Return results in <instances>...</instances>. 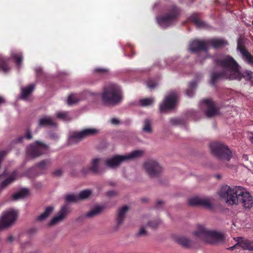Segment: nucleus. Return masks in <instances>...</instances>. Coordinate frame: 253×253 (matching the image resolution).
<instances>
[{
    "label": "nucleus",
    "instance_id": "obj_35",
    "mask_svg": "<svg viewBox=\"0 0 253 253\" xmlns=\"http://www.w3.org/2000/svg\"><path fill=\"white\" fill-rule=\"evenodd\" d=\"M143 131L147 133H151L152 131L151 127V122L149 120H146L144 122V125L142 127Z\"/></svg>",
    "mask_w": 253,
    "mask_h": 253
},
{
    "label": "nucleus",
    "instance_id": "obj_4",
    "mask_svg": "<svg viewBox=\"0 0 253 253\" xmlns=\"http://www.w3.org/2000/svg\"><path fill=\"white\" fill-rule=\"evenodd\" d=\"M211 153L218 159L229 161L232 160L234 164L237 162V158L232 155L230 150L224 144L220 142H211L210 145Z\"/></svg>",
    "mask_w": 253,
    "mask_h": 253
},
{
    "label": "nucleus",
    "instance_id": "obj_39",
    "mask_svg": "<svg viewBox=\"0 0 253 253\" xmlns=\"http://www.w3.org/2000/svg\"><path fill=\"white\" fill-rule=\"evenodd\" d=\"M179 243L185 247H188L190 245V241L187 238L182 237L179 240Z\"/></svg>",
    "mask_w": 253,
    "mask_h": 253
},
{
    "label": "nucleus",
    "instance_id": "obj_43",
    "mask_svg": "<svg viewBox=\"0 0 253 253\" xmlns=\"http://www.w3.org/2000/svg\"><path fill=\"white\" fill-rule=\"evenodd\" d=\"M66 199L68 202H74L76 200V197L73 195H68L66 196Z\"/></svg>",
    "mask_w": 253,
    "mask_h": 253
},
{
    "label": "nucleus",
    "instance_id": "obj_13",
    "mask_svg": "<svg viewBox=\"0 0 253 253\" xmlns=\"http://www.w3.org/2000/svg\"><path fill=\"white\" fill-rule=\"evenodd\" d=\"M97 94L88 90H85L81 93H72L67 98V103L68 106L77 104L80 101L88 98L89 96L96 95Z\"/></svg>",
    "mask_w": 253,
    "mask_h": 253
},
{
    "label": "nucleus",
    "instance_id": "obj_26",
    "mask_svg": "<svg viewBox=\"0 0 253 253\" xmlns=\"http://www.w3.org/2000/svg\"><path fill=\"white\" fill-rule=\"evenodd\" d=\"M10 57L15 60L17 67L19 68L22 65V61L23 59L22 53L20 52L13 51L11 53Z\"/></svg>",
    "mask_w": 253,
    "mask_h": 253
},
{
    "label": "nucleus",
    "instance_id": "obj_24",
    "mask_svg": "<svg viewBox=\"0 0 253 253\" xmlns=\"http://www.w3.org/2000/svg\"><path fill=\"white\" fill-rule=\"evenodd\" d=\"M54 210L53 206H48L45 208L44 211L38 216L36 218L37 221H42L45 220L51 214Z\"/></svg>",
    "mask_w": 253,
    "mask_h": 253
},
{
    "label": "nucleus",
    "instance_id": "obj_44",
    "mask_svg": "<svg viewBox=\"0 0 253 253\" xmlns=\"http://www.w3.org/2000/svg\"><path fill=\"white\" fill-rule=\"evenodd\" d=\"M62 169H57V170H55V171L53 173V174L54 176H61V174H62Z\"/></svg>",
    "mask_w": 253,
    "mask_h": 253
},
{
    "label": "nucleus",
    "instance_id": "obj_33",
    "mask_svg": "<svg viewBox=\"0 0 253 253\" xmlns=\"http://www.w3.org/2000/svg\"><path fill=\"white\" fill-rule=\"evenodd\" d=\"M50 160H44L37 164V166L41 170H46L50 165Z\"/></svg>",
    "mask_w": 253,
    "mask_h": 253
},
{
    "label": "nucleus",
    "instance_id": "obj_42",
    "mask_svg": "<svg viewBox=\"0 0 253 253\" xmlns=\"http://www.w3.org/2000/svg\"><path fill=\"white\" fill-rule=\"evenodd\" d=\"M160 224V221H150L148 223V226L152 228H156Z\"/></svg>",
    "mask_w": 253,
    "mask_h": 253
},
{
    "label": "nucleus",
    "instance_id": "obj_8",
    "mask_svg": "<svg viewBox=\"0 0 253 253\" xmlns=\"http://www.w3.org/2000/svg\"><path fill=\"white\" fill-rule=\"evenodd\" d=\"M18 211L14 209H9L3 212L0 219V229L10 226L16 221Z\"/></svg>",
    "mask_w": 253,
    "mask_h": 253
},
{
    "label": "nucleus",
    "instance_id": "obj_31",
    "mask_svg": "<svg viewBox=\"0 0 253 253\" xmlns=\"http://www.w3.org/2000/svg\"><path fill=\"white\" fill-rule=\"evenodd\" d=\"M189 20L194 23L198 28L204 27L205 26V23L200 20L197 14L195 13L192 14L190 17Z\"/></svg>",
    "mask_w": 253,
    "mask_h": 253
},
{
    "label": "nucleus",
    "instance_id": "obj_54",
    "mask_svg": "<svg viewBox=\"0 0 253 253\" xmlns=\"http://www.w3.org/2000/svg\"><path fill=\"white\" fill-rule=\"evenodd\" d=\"M162 202L161 201H158V202H157V204H162Z\"/></svg>",
    "mask_w": 253,
    "mask_h": 253
},
{
    "label": "nucleus",
    "instance_id": "obj_51",
    "mask_svg": "<svg viewBox=\"0 0 253 253\" xmlns=\"http://www.w3.org/2000/svg\"><path fill=\"white\" fill-rule=\"evenodd\" d=\"M56 116L58 118L62 119V118H63V112L57 113L56 114Z\"/></svg>",
    "mask_w": 253,
    "mask_h": 253
},
{
    "label": "nucleus",
    "instance_id": "obj_48",
    "mask_svg": "<svg viewBox=\"0 0 253 253\" xmlns=\"http://www.w3.org/2000/svg\"><path fill=\"white\" fill-rule=\"evenodd\" d=\"M94 71L95 72H107V70L105 69H103V68H96L94 69Z\"/></svg>",
    "mask_w": 253,
    "mask_h": 253
},
{
    "label": "nucleus",
    "instance_id": "obj_20",
    "mask_svg": "<svg viewBox=\"0 0 253 253\" xmlns=\"http://www.w3.org/2000/svg\"><path fill=\"white\" fill-rule=\"evenodd\" d=\"M56 125L53 118L48 116H44L41 117L38 122V126L40 127L45 126L54 127L56 126Z\"/></svg>",
    "mask_w": 253,
    "mask_h": 253
},
{
    "label": "nucleus",
    "instance_id": "obj_5",
    "mask_svg": "<svg viewBox=\"0 0 253 253\" xmlns=\"http://www.w3.org/2000/svg\"><path fill=\"white\" fill-rule=\"evenodd\" d=\"M144 154L142 150H135L124 155H116L107 159L105 163L110 168H115L122 162L135 160L141 157Z\"/></svg>",
    "mask_w": 253,
    "mask_h": 253
},
{
    "label": "nucleus",
    "instance_id": "obj_49",
    "mask_svg": "<svg viewBox=\"0 0 253 253\" xmlns=\"http://www.w3.org/2000/svg\"><path fill=\"white\" fill-rule=\"evenodd\" d=\"M25 138V137L24 136H19L17 138V139H16V142H18V143H20V142H22L23 140Z\"/></svg>",
    "mask_w": 253,
    "mask_h": 253
},
{
    "label": "nucleus",
    "instance_id": "obj_38",
    "mask_svg": "<svg viewBox=\"0 0 253 253\" xmlns=\"http://www.w3.org/2000/svg\"><path fill=\"white\" fill-rule=\"evenodd\" d=\"M35 70L36 74V76L38 78H40L41 76L45 75V73L42 71V68L40 67H37L35 68Z\"/></svg>",
    "mask_w": 253,
    "mask_h": 253
},
{
    "label": "nucleus",
    "instance_id": "obj_23",
    "mask_svg": "<svg viewBox=\"0 0 253 253\" xmlns=\"http://www.w3.org/2000/svg\"><path fill=\"white\" fill-rule=\"evenodd\" d=\"M35 88L34 84H30L25 87H22L21 89V98L23 100H26L30 94L33 92Z\"/></svg>",
    "mask_w": 253,
    "mask_h": 253
},
{
    "label": "nucleus",
    "instance_id": "obj_25",
    "mask_svg": "<svg viewBox=\"0 0 253 253\" xmlns=\"http://www.w3.org/2000/svg\"><path fill=\"white\" fill-rule=\"evenodd\" d=\"M17 177V173L16 171L13 172L10 175L6 178L5 180H4L2 183H1L0 185V192L5 187H6L9 184L12 183L16 178Z\"/></svg>",
    "mask_w": 253,
    "mask_h": 253
},
{
    "label": "nucleus",
    "instance_id": "obj_50",
    "mask_svg": "<svg viewBox=\"0 0 253 253\" xmlns=\"http://www.w3.org/2000/svg\"><path fill=\"white\" fill-rule=\"evenodd\" d=\"M157 85L156 84H151L149 83H147V86L148 88L152 89L154 88Z\"/></svg>",
    "mask_w": 253,
    "mask_h": 253
},
{
    "label": "nucleus",
    "instance_id": "obj_2",
    "mask_svg": "<svg viewBox=\"0 0 253 253\" xmlns=\"http://www.w3.org/2000/svg\"><path fill=\"white\" fill-rule=\"evenodd\" d=\"M103 102L107 105H116L122 100V90L119 86L111 84L104 87L101 94Z\"/></svg>",
    "mask_w": 253,
    "mask_h": 253
},
{
    "label": "nucleus",
    "instance_id": "obj_40",
    "mask_svg": "<svg viewBox=\"0 0 253 253\" xmlns=\"http://www.w3.org/2000/svg\"><path fill=\"white\" fill-rule=\"evenodd\" d=\"M181 123V119L178 118H172L170 120V123L172 125H180Z\"/></svg>",
    "mask_w": 253,
    "mask_h": 253
},
{
    "label": "nucleus",
    "instance_id": "obj_17",
    "mask_svg": "<svg viewBox=\"0 0 253 253\" xmlns=\"http://www.w3.org/2000/svg\"><path fill=\"white\" fill-rule=\"evenodd\" d=\"M177 12L176 11H174L169 15L157 17V23L161 27L163 28H167L173 23L177 17Z\"/></svg>",
    "mask_w": 253,
    "mask_h": 253
},
{
    "label": "nucleus",
    "instance_id": "obj_19",
    "mask_svg": "<svg viewBox=\"0 0 253 253\" xmlns=\"http://www.w3.org/2000/svg\"><path fill=\"white\" fill-rule=\"evenodd\" d=\"M207 48V40H195L189 44V49L192 52H196L200 50H206Z\"/></svg>",
    "mask_w": 253,
    "mask_h": 253
},
{
    "label": "nucleus",
    "instance_id": "obj_12",
    "mask_svg": "<svg viewBox=\"0 0 253 253\" xmlns=\"http://www.w3.org/2000/svg\"><path fill=\"white\" fill-rule=\"evenodd\" d=\"M201 108L205 110L207 116L211 117L218 114V109L215 103L211 99H204L200 103Z\"/></svg>",
    "mask_w": 253,
    "mask_h": 253
},
{
    "label": "nucleus",
    "instance_id": "obj_57",
    "mask_svg": "<svg viewBox=\"0 0 253 253\" xmlns=\"http://www.w3.org/2000/svg\"><path fill=\"white\" fill-rule=\"evenodd\" d=\"M65 113H64V120H65Z\"/></svg>",
    "mask_w": 253,
    "mask_h": 253
},
{
    "label": "nucleus",
    "instance_id": "obj_6",
    "mask_svg": "<svg viewBox=\"0 0 253 253\" xmlns=\"http://www.w3.org/2000/svg\"><path fill=\"white\" fill-rule=\"evenodd\" d=\"M195 235L210 244H215L224 240V236L222 234L208 230L204 227H201L198 231L195 232Z\"/></svg>",
    "mask_w": 253,
    "mask_h": 253
},
{
    "label": "nucleus",
    "instance_id": "obj_15",
    "mask_svg": "<svg viewBox=\"0 0 253 253\" xmlns=\"http://www.w3.org/2000/svg\"><path fill=\"white\" fill-rule=\"evenodd\" d=\"M240 196L239 204L244 209H250L253 207V197L243 187Z\"/></svg>",
    "mask_w": 253,
    "mask_h": 253
},
{
    "label": "nucleus",
    "instance_id": "obj_41",
    "mask_svg": "<svg viewBox=\"0 0 253 253\" xmlns=\"http://www.w3.org/2000/svg\"><path fill=\"white\" fill-rule=\"evenodd\" d=\"M25 137V138L28 139V140H31L33 138V135L31 132V130L30 128H28L26 129V133L24 135Z\"/></svg>",
    "mask_w": 253,
    "mask_h": 253
},
{
    "label": "nucleus",
    "instance_id": "obj_16",
    "mask_svg": "<svg viewBox=\"0 0 253 253\" xmlns=\"http://www.w3.org/2000/svg\"><path fill=\"white\" fill-rule=\"evenodd\" d=\"M103 163L102 159L99 158H96L92 159L89 167L84 168L82 169V173L85 175L87 174L89 172H91L93 173H98L100 171V166Z\"/></svg>",
    "mask_w": 253,
    "mask_h": 253
},
{
    "label": "nucleus",
    "instance_id": "obj_47",
    "mask_svg": "<svg viewBox=\"0 0 253 253\" xmlns=\"http://www.w3.org/2000/svg\"><path fill=\"white\" fill-rule=\"evenodd\" d=\"M110 122L112 124L117 125L119 123V121L116 118H113L111 120Z\"/></svg>",
    "mask_w": 253,
    "mask_h": 253
},
{
    "label": "nucleus",
    "instance_id": "obj_46",
    "mask_svg": "<svg viewBox=\"0 0 253 253\" xmlns=\"http://www.w3.org/2000/svg\"><path fill=\"white\" fill-rule=\"evenodd\" d=\"M146 234V232L145 231V229L144 228L142 227L141 228L139 232H138V235H144Z\"/></svg>",
    "mask_w": 253,
    "mask_h": 253
},
{
    "label": "nucleus",
    "instance_id": "obj_29",
    "mask_svg": "<svg viewBox=\"0 0 253 253\" xmlns=\"http://www.w3.org/2000/svg\"><path fill=\"white\" fill-rule=\"evenodd\" d=\"M29 190L27 188H23L12 196V200L16 201L20 199L24 198L29 194Z\"/></svg>",
    "mask_w": 253,
    "mask_h": 253
},
{
    "label": "nucleus",
    "instance_id": "obj_11",
    "mask_svg": "<svg viewBox=\"0 0 253 253\" xmlns=\"http://www.w3.org/2000/svg\"><path fill=\"white\" fill-rule=\"evenodd\" d=\"M98 130L95 128H86L79 132H73L69 137V143L76 142L87 136L96 134Z\"/></svg>",
    "mask_w": 253,
    "mask_h": 253
},
{
    "label": "nucleus",
    "instance_id": "obj_1",
    "mask_svg": "<svg viewBox=\"0 0 253 253\" xmlns=\"http://www.w3.org/2000/svg\"><path fill=\"white\" fill-rule=\"evenodd\" d=\"M216 65L221 68L219 73H212L211 75V84H214L215 81L220 78L229 80H241L244 78L246 80L252 79L253 73L246 71L242 74L240 71L239 66L234 59L228 55L222 56L215 60Z\"/></svg>",
    "mask_w": 253,
    "mask_h": 253
},
{
    "label": "nucleus",
    "instance_id": "obj_58",
    "mask_svg": "<svg viewBox=\"0 0 253 253\" xmlns=\"http://www.w3.org/2000/svg\"><path fill=\"white\" fill-rule=\"evenodd\" d=\"M216 176H217V178H218L220 177V176H219V175H217Z\"/></svg>",
    "mask_w": 253,
    "mask_h": 253
},
{
    "label": "nucleus",
    "instance_id": "obj_28",
    "mask_svg": "<svg viewBox=\"0 0 253 253\" xmlns=\"http://www.w3.org/2000/svg\"><path fill=\"white\" fill-rule=\"evenodd\" d=\"M63 219V207L61 208L60 211L59 213V215H56L53 217L49 223V225L50 226L54 225L60 222H61Z\"/></svg>",
    "mask_w": 253,
    "mask_h": 253
},
{
    "label": "nucleus",
    "instance_id": "obj_34",
    "mask_svg": "<svg viewBox=\"0 0 253 253\" xmlns=\"http://www.w3.org/2000/svg\"><path fill=\"white\" fill-rule=\"evenodd\" d=\"M102 210V208L100 207H97L91 210L86 213V216L88 217H92L98 215Z\"/></svg>",
    "mask_w": 253,
    "mask_h": 253
},
{
    "label": "nucleus",
    "instance_id": "obj_32",
    "mask_svg": "<svg viewBox=\"0 0 253 253\" xmlns=\"http://www.w3.org/2000/svg\"><path fill=\"white\" fill-rule=\"evenodd\" d=\"M197 86V83L195 82H191L189 85L188 88L186 91V95L189 97H192L194 93V89Z\"/></svg>",
    "mask_w": 253,
    "mask_h": 253
},
{
    "label": "nucleus",
    "instance_id": "obj_37",
    "mask_svg": "<svg viewBox=\"0 0 253 253\" xmlns=\"http://www.w3.org/2000/svg\"><path fill=\"white\" fill-rule=\"evenodd\" d=\"M92 193L90 190L86 189L81 191L79 194V197L81 199H86L89 197Z\"/></svg>",
    "mask_w": 253,
    "mask_h": 253
},
{
    "label": "nucleus",
    "instance_id": "obj_21",
    "mask_svg": "<svg viewBox=\"0 0 253 253\" xmlns=\"http://www.w3.org/2000/svg\"><path fill=\"white\" fill-rule=\"evenodd\" d=\"M227 42L223 39L213 38L207 40V47L211 45L213 48L220 47L227 44Z\"/></svg>",
    "mask_w": 253,
    "mask_h": 253
},
{
    "label": "nucleus",
    "instance_id": "obj_36",
    "mask_svg": "<svg viewBox=\"0 0 253 253\" xmlns=\"http://www.w3.org/2000/svg\"><path fill=\"white\" fill-rule=\"evenodd\" d=\"M154 99L152 98H144L139 101V104L142 106H148L152 104L154 102Z\"/></svg>",
    "mask_w": 253,
    "mask_h": 253
},
{
    "label": "nucleus",
    "instance_id": "obj_27",
    "mask_svg": "<svg viewBox=\"0 0 253 253\" xmlns=\"http://www.w3.org/2000/svg\"><path fill=\"white\" fill-rule=\"evenodd\" d=\"M8 60V58H4L0 55V70H2L4 73L10 70V67L7 64Z\"/></svg>",
    "mask_w": 253,
    "mask_h": 253
},
{
    "label": "nucleus",
    "instance_id": "obj_10",
    "mask_svg": "<svg viewBox=\"0 0 253 253\" xmlns=\"http://www.w3.org/2000/svg\"><path fill=\"white\" fill-rule=\"evenodd\" d=\"M143 167L146 173L151 177L158 175L162 170L160 165L156 161L152 160L145 162Z\"/></svg>",
    "mask_w": 253,
    "mask_h": 253
},
{
    "label": "nucleus",
    "instance_id": "obj_56",
    "mask_svg": "<svg viewBox=\"0 0 253 253\" xmlns=\"http://www.w3.org/2000/svg\"><path fill=\"white\" fill-rule=\"evenodd\" d=\"M251 139H252V141H253V134L252 137H251Z\"/></svg>",
    "mask_w": 253,
    "mask_h": 253
},
{
    "label": "nucleus",
    "instance_id": "obj_55",
    "mask_svg": "<svg viewBox=\"0 0 253 253\" xmlns=\"http://www.w3.org/2000/svg\"><path fill=\"white\" fill-rule=\"evenodd\" d=\"M244 159H245V160H248V158H247V156H245V157L244 156Z\"/></svg>",
    "mask_w": 253,
    "mask_h": 253
},
{
    "label": "nucleus",
    "instance_id": "obj_3",
    "mask_svg": "<svg viewBox=\"0 0 253 253\" xmlns=\"http://www.w3.org/2000/svg\"><path fill=\"white\" fill-rule=\"evenodd\" d=\"M243 190V187H231L227 185H223L218 192L221 198L224 200L227 204L231 205L239 204L240 195Z\"/></svg>",
    "mask_w": 253,
    "mask_h": 253
},
{
    "label": "nucleus",
    "instance_id": "obj_45",
    "mask_svg": "<svg viewBox=\"0 0 253 253\" xmlns=\"http://www.w3.org/2000/svg\"><path fill=\"white\" fill-rule=\"evenodd\" d=\"M14 241V237L12 235H9L7 237V242L9 243H12Z\"/></svg>",
    "mask_w": 253,
    "mask_h": 253
},
{
    "label": "nucleus",
    "instance_id": "obj_53",
    "mask_svg": "<svg viewBox=\"0 0 253 253\" xmlns=\"http://www.w3.org/2000/svg\"><path fill=\"white\" fill-rule=\"evenodd\" d=\"M4 102V99L1 96H0V104Z\"/></svg>",
    "mask_w": 253,
    "mask_h": 253
},
{
    "label": "nucleus",
    "instance_id": "obj_52",
    "mask_svg": "<svg viewBox=\"0 0 253 253\" xmlns=\"http://www.w3.org/2000/svg\"><path fill=\"white\" fill-rule=\"evenodd\" d=\"M116 194V193L113 191H109L108 193H107V195L109 196H113L114 195H115V194Z\"/></svg>",
    "mask_w": 253,
    "mask_h": 253
},
{
    "label": "nucleus",
    "instance_id": "obj_14",
    "mask_svg": "<svg viewBox=\"0 0 253 253\" xmlns=\"http://www.w3.org/2000/svg\"><path fill=\"white\" fill-rule=\"evenodd\" d=\"M188 203L192 206H202L207 209L212 206L211 199L207 197H191L188 199Z\"/></svg>",
    "mask_w": 253,
    "mask_h": 253
},
{
    "label": "nucleus",
    "instance_id": "obj_7",
    "mask_svg": "<svg viewBox=\"0 0 253 253\" xmlns=\"http://www.w3.org/2000/svg\"><path fill=\"white\" fill-rule=\"evenodd\" d=\"M48 150V145L39 141H36L27 147L26 151L28 156L32 158H37L46 154Z\"/></svg>",
    "mask_w": 253,
    "mask_h": 253
},
{
    "label": "nucleus",
    "instance_id": "obj_18",
    "mask_svg": "<svg viewBox=\"0 0 253 253\" xmlns=\"http://www.w3.org/2000/svg\"><path fill=\"white\" fill-rule=\"evenodd\" d=\"M237 49L239 50L242 55L243 58L246 62L249 64L253 65V57L245 48L241 39H239L238 41Z\"/></svg>",
    "mask_w": 253,
    "mask_h": 253
},
{
    "label": "nucleus",
    "instance_id": "obj_22",
    "mask_svg": "<svg viewBox=\"0 0 253 253\" xmlns=\"http://www.w3.org/2000/svg\"><path fill=\"white\" fill-rule=\"evenodd\" d=\"M238 246H241L244 249L249 250H253V241L243 240L241 242L238 241V243L234 246L229 248V250H232L233 249L237 248Z\"/></svg>",
    "mask_w": 253,
    "mask_h": 253
},
{
    "label": "nucleus",
    "instance_id": "obj_30",
    "mask_svg": "<svg viewBox=\"0 0 253 253\" xmlns=\"http://www.w3.org/2000/svg\"><path fill=\"white\" fill-rule=\"evenodd\" d=\"M128 210V207L126 206H124L119 210L117 216V222L119 224L123 222L124 216Z\"/></svg>",
    "mask_w": 253,
    "mask_h": 253
},
{
    "label": "nucleus",
    "instance_id": "obj_9",
    "mask_svg": "<svg viewBox=\"0 0 253 253\" xmlns=\"http://www.w3.org/2000/svg\"><path fill=\"white\" fill-rule=\"evenodd\" d=\"M178 94L175 91L170 92L167 95L163 102L160 105V110L162 112L173 109L178 100Z\"/></svg>",
    "mask_w": 253,
    "mask_h": 253
}]
</instances>
